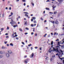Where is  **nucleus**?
Returning <instances> with one entry per match:
<instances>
[{
    "instance_id": "1",
    "label": "nucleus",
    "mask_w": 64,
    "mask_h": 64,
    "mask_svg": "<svg viewBox=\"0 0 64 64\" xmlns=\"http://www.w3.org/2000/svg\"><path fill=\"white\" fill-rule=\"evenodd\" d=\"M53 49L54 50V51H55L56 52H58V53H60V52L58 50V48H55L54 47L53 48Z\"/></svg>"
},
{
    "instance_id": "2",
    "label": "nucleus",
    "mask_w": 64,
    "mask_h": 64,
    "mask_svg": "<svg viewBox=\"0 0 64 64\" xmlns=\"http://www.w3.org/2000/svg\"><path fill=\"white\" fill-rule=\"evenodd\" d=\"M11 21L12 22H10V24H14V23H16L15 22L13 21L12 19H11Z\"/></svg>"
},
{
    "instance_id": "3",
    "label": "nucleus",
    "mask_w": 64,
    "mask_h": 64,
    "mask_svg": "<svg viewBox=\"0 0 64 64\" xmlns=\"http://www.w3.org/2000/svg\"><path fill=\"white\" fill-rule=\"evenodd\" d=\"M6 56L7 57H9V54L7 53H6Z\"/></svg>"
},
{
    "instance_id": "4",
    "label": "nucleus",
    "mask_w": 64,
    "mask_h": 64,
    "mask_svg": "<svg viewBox=\"0 0 64 64\" xmlns=\"http://www.w3.org/2000/svg\"><path fill=\"white\" fill-rule=\"evenodd\" d=\"M28 60L26 59L25 60V61H24L25 63L26 64H27V63L28 62H27L28 61Z\"/></svg>"
},
{
    "instance_id": "5",
    "label": "nucleus",
    "mask_w": 64,
    "mask_h": 64,
    "mask_svg": "<svg viewBox=\"0 0 64 64\" xmlns=\"http://www.w3.org/2000/svg\"><path fill=\"white\" fill-rule=\"evenodd\" d=\"M55 23L56 24H58V21L57 20H56Z\"/></svg>"
},
{
    "instance_id": "6",
    "label": "nucleus",
    "mask_w": 64,
    "mask_h": 64,
    "mask_svg": "<svg viewBox=\"0 0 64 64\" xmlns=\"http://www.w3.org/2000/svg\"><path fill=\"white\" fill-rule=\"evenodd\" d=\"M8 52L9 54H11L12 53V52H11V50H9L8 51Z\"/></svg>"
},
{
    "instance_id": "7",
    "label": "nucleus",
    "mask_w": 64,
    "mask_h": 64,
    "mask_svg": "<svg viewBox=\"0 0 64 64\" xmlns=\"http://www.w3.org/2000/svg\"><path fill=\"white\" fill-rule=\"evenodd\" d=\"M33 56H34V53H32L31 56H30V57H33Z\"/></svg>"
},
{
    "instance_id": "8",
    "label": "nucleus",
    "mask_w": 64,
    "mask_h": 64,
    "mask_svg": "<svg viewBox=\"0 0 64 64\" xmlns=\"http://www.w3.org/2000/svg\"><path fill=\"white\" fill-rule=\"evenodd\" d=\"M56 6H54V5H53L52 6V7L53 8H56Z\"/></svg>"
},
{
    "instance_id": "9",
    "label": "nucleus",
    "mask_w": 64,
    "mask_h": 64,
    "mask_svg": "<svg viewBox=\"0 0 64 64\" xmlns=\"http://www.w3.org/2000/svg\"><path fill=\"white\" fill-rule=\"evenodd\" d=\"M18 26V25L17 24L16 25H14L13 26V27L14 28H15L16 27H17Z\"/></svg>"
},
{
    "instance_id": "10",
    "label": "nucleus",
    "mask_w": 64,
    "mask_h": 64,
    "mask_svg": "<svg viewBox=\"0 0 64 64\" xmlns=\"http://www.w3.org/2000/svg\"><path fill=\"white\" fill-rule=\"evenodd\" d=\"M25 16H26V17H27L28 18H30V17L28 16V15H27V14H26Z\"/></svg>"
},
{
    "instance_id": "11",
    "label": "nucleus",
    "mask_w": 64,
    "mask_h": 64,
    "mask_svg": "<svg viewBox=\"0 0 64 64\" xmlns=\"http://www.w3.org/2000/svg\"><path fill=\"white\" fill-rule=\"evenodd\" d=\"M58 2H63V0H58Z\"/></svg>"
},
{
    "instance_id": "12",
    "label": "nucleus",
    "mask_w": 64,
    "mask_h": 64,
    "mask_svg": "<svg viewBox=\"0 0 64 64\" xmlns=\"http://www.w3.org/2000/svg\"><path fill=\"white\" fill-rule=\"evenodd\" d=\"M19 30L20 31H22H22H23L21 29V28H19Z\"/></svg>"
},
{
    "instance_id": "13",
    "label": "nucleus",
    "mask_w": 64,
    "mask_h": 64,
    "mask_svg": "<svg viewBox=\"0 0 64 64\" xmlns=\"http://www.w3.org/2000/svg\"><path fill=\"white\" fill-rule=\"evenodd\" d=\"M54 22H55L54 21H50V22L52 23V24H54Z\"/></svg>"
},
{
    "instance_id": "14",
    "label": "nucleus",
    "mask_w": 64,
    "mask_h": 64,
    "mask_svg": "<svg viewBox=\"0 0 64 64\" xmlns=\"http://www.w3.org/2000/svg\"><path fill=\"white\" fill-rule=\"evenodd\" d=\"M62 41H63V42L62 43V44H63L64 43V38H63Z\"/></svg>"
},
{
    "instance_id": "15",
    "label": "nucleus",
    "mask_w": 64,
    "mask_h": 64,
    "mask_svg": "<svg viewBox=\"0 0 64 64\" xmlns=\"http://www.w3.org/2000/svg\"><path fill=\"white\" fill-rule=\"evenodd\" d=\"M46 10H50V9L49 8H46Z\"/></svg>"
},
{
    "instance_id": "16",
    "label": "nucleus",
    "mask_w": 64,
    "mask_h": 64,
    "mask_svg": "<svg viewBox=\"0 0 64 64\" xmlns=\"http://www.w3.org/2000/svg\"><path fill=\"white\" fill-rule=\"evenodd\" d=\"M17 37V35L16 34L12 38H14V37Z\"/></svg>"
},
{
    "instance_id": "17",
    "label": "nucleus",
    "mask_w": 64,
    "mask_h": 64,
    "mask_svg": "<svg viewBox=\"0 0 64 64\" xmlns=\"http://www.w3.org/2000/svg\"><path fill=\"white\" fill-rule=\"evenodd\" d=\"M51 45H53V41H52L51 42Z\"/></svg>"
},
{
    "instance_id": "18",
    "label": "nucleus",
    "mask_w": 64,
    "mask_h": 64,
    "mask_svg": "<svg viewBox=\"0 0 64 64\" xmlns=\"http://www.w3.org/2000/svg\"><path fill=\"white\" fill-rule=\"evenodd\" d=\"M10 45L12 46H13V44L12 43H10Z\"/></svg>"
},
{
    "instance_id": "19",
    "label": "nucleus",
    "mask_w": 64,
    "mask_h": 64,
    "mask_svg": "<svg viewBox=\"0 0 64 64\" xmlns=\"http://www.w3.org/2000/svg\"><path fill=\"white\" fill-rule=\"evenodd\" d=\"M24 13H25V14H28V13L27 12H24Z\"/></svg>"
},
{
    "instance_id": "20",
    "label": "nucleus",
    "mask_w": 64,
    "mask_h": 64,
    "mask_svg": "<svg viewBox=\"0 0 64 64\" xmlns=\"http://www.w3.org/2000/svg\"><path fill=\"white\" fill-rule=\"evenodd\" d=\"M32 18L34 20H35V19H36V18H35V17H33V18Z\"/></svg>"
},
{
    "instance_id": "21",
    "label": "nucleus",
    "mask_w": 64,
    "mask_h": 64,
    "mask_svg": "<svg viewBox=\"0 0 64 64\" xmlns=\"http://www.w3.org/2000/svg\"><path fill=\"white\" fill-rule=\"evenodd\" d=\"M56 34H57V32H55L54 33V36H55V35Z\"/></svg>"
},
{
    "instance_id": "22",
    "label": "nucleus",
    "mask_w": 64,
    "mask_h": 64,
    "mask_svg": "<svg viewBox=\"0 0 64 64\" xmlns=\"http://www.w3.org/2000/svg\"><path fill=\"white\" fill-rule=\"evenodd\" d=\"M26 30H29V28H26Z\"/></svg>"
},
{
    "instance_id": "23",
    "label": "nucleus",
    "mask_w": 64,
    "mask_h": 64,
    "mask_svg": "<svg viewBox=\"0 0 64 64\" xmlns=\"http://www.w3.org/2000/svg\"><path fill=\"white\" fill-rule=\"evenodd\" d=\"M55 47H56V48H59V47H59V46H56Z\"/></svg>"
},
{
    "instance_id": "24",
    "label": "nucleus",
    "mask_w": 64,
    "mask_h": 64,
    "mask_svg": "<svg viewBox=\"0 0 64 64\" xmlns=\"http://www.w3.org/2000/svg\"><path fill=\"white\" fill-rule=\"evenodd\" d=\"M60 45V42H58V45Z\"/></svg>"
},
{
    "instance_id": "25",
    "label": "nucleus",
    "mask_w": 64,
    "mask_h": 64,
    "mask_svg": "<svg viewBox=\"0 0 64 64\" xmlns=\"http://www.w3.org/2000/svg\"><path fill=\"white\" fill-rule=\"evenodd\" d=\"M47 35V34H45V35L44 36V37H46V35Z\"/></svg>"
},
{
    "instance_id": "26",
    "label": "nucleus",
    "mask_w": 64,
    "mask_h": 64,
    "mask_svg": "<svg viewBox=\"0 0 64 64\" xmlns=\"http://www.w3.org/2000/svg\"><path fill=\"white\" fill-rule=\"evenodd\" d=\"M24 24H27V21L24 22Z\"/></svg>"
},
{
    "instance_id": "27",
    "label": "nucleus",
    "mask_w": 64,
    "mask_h": 64,
    "mask_svg": "<svg viewBox=\"0 0 64 64\" xmlns=\"http://www.w3.org/2000/svg\"><path fill=\"white\" fill-rule=\"evenodd\" d=\"M22 44H23L24 45H25V44L24 43V42H22Z\"/></svg>"
},
{
    "instance_id": "28",
    "label": "nucleus",
    "mask_w": 64,
    "mask_h": 64,
    "mask_svg": "<svg viewBox=\"0 0 64 64\" xmlns=\"http://www.w3.org/2000/svg\"><path fill=\"white\" fill-rule=\"evenodd\" d=\"M28 46H29V47H30V46H31V44H30L28 45Z\"/></svg>"
},
{
    "instance_id": "29",
    "label": "nucleus",
    "mask_w": 64,
    "mask_h": 64,
    "mask_svg": "<svg viewBox=\"0 0 64 64\" xmlns=\"http://www.w3.org/2000/svg\"><path fill=\"white\" fill-rule=\"evenodd\" d=\"M7 30H9V28L8 26L7 27Z\"/></svg>"
},
{
    "instance_id": "30",
    "label": "nucleus",
    "mask_w": 64,
    "mask_h": 64,
    "mask_svg": "<svg viewBox=\"0 0 64 64\" xmlns=\"http://www.w3.org/2000/svg\"><path fill=\"white\" fill-rule=\"evenodd\" d=\"M4 44H6L7 43V42H4Z\"/></svg>"
},
{
    "instance_id": "31",
    "label": "nucleus",
    "mask_w": 64,
    "mask_h": 64,
    "mask_svg": "<svg viewBox=\"0 0 64 64\" xmlns=\"http://www.w3.org/2000/svg\"><path fill=\"white\" fill-rule=\"evenodd\" d=\"M56 4H58V2H56Z\"/></svg>"
},
{
    "instance_id": "32",
    "label": "nucleus",
    "mask_w": 64,
    "mask_h": 64,
    "mask_svg": "<svg viewBox=\"0 0 64 64\" xmlns=\"http://www.w3.org/2000/svg\"><path fill=\"white\" fill-rule=\"evenodd\" d=\"M9 10H11V8L10 7L9 8Z\"/></svg>"
},
{
    "instance_id": "33",
    "label": "nucleus",
    "mask_w": 64,
    "mask_h": 64,
    "mask_svg": "<svg viewBox=\"0 0 64 64\" xmlns=\"http://www.w3.org/2000/svg\"><path fill=\"white\" fill-rule=\"evenodd\" d=\"M34 23H36V20H34Z\"/></svg>"
},
{
    "instance_id": "34",
    "label": "nucleus",
    "mask_w": 64,
    "mask_h": 64,
    "mask_svg": "<svg viewBox=\"0 0 64 64\" xmlns=\"http://www.w3.org/2000/svg\"><path fill=\"white\" fill-rule=\"evenodd\" d=\"M0 54H2V51H1L0 52Z\"/></svg>"
},
{
    "instance_id": "35",
    "label": "nucleus",
    "mask_w": 64,
    "mask_h": 64,
    "mask_svg": "<svg viewBox=\"0 0 64 64\" xmlns=\"http://www.w3.org/2000/svg\"><path fill=\"white\" fill-rule=\"evenodd\" d=\"M54 14H56V13H57V12H54Z\"/></svg>"
},
{
    "instance_id": "36",
    "label": "nucleus",
    "mask_w": 64,
    "mask_h": 64,
    "mask_svg": "<svg viewBox=\"0 0 64 64\" xmlns=\"http://www.w3.org/2000/svg\"><path fill=\"white\" fill-rule=\"evenodd\" d=\"M4 29V28H2L1 29V30L3 31V30Z\"/></svg>"
},
{
    "instance_id": "37",
    "label": "nucleus",
    "mask_w": 64,
    "mask_h": 64,
    "mask_svg": "<svg viewBox=\"0 0 64 64\" xmlns=\"http://www.w3.org/2000/svg\"><path fill=\"white\" fill-rule=\"evenodd\" d=\"M4 48H4V46H2V49H4Z\"/></svg>"
},
{
    "instance_id": "38",
    "label": "nucleus",
    "mask_w": 64,
    "mask_h": 64,
    "mask_svg": "<svg viewBox=\"0 0 64 64\" xmlns=\"http://www.w3.org/2000/svg\"><path fill=\"white\" fill-rule=\"evenodd\" d=\"M16 39H17V40H18V39H19V38H18V37H16Z\"/></svg>"
},
{
    "instance_id": "39",
    "label": "nucleus",
    "mask_w": 64,
    "mask_h": 64,
    "mask_svg": "<svg viewBox=\"0 0 64 64\" xmlns=\"http://www.w3.org/2000/svg\"><path fill=\"white\" fill-rule=\"evenodd\" d=\"M2 56H0V58H2Z\"/></svg>"
},
{
    "instance_id": "40",
    "label": "nucleus",
    "mask_w": 64,
    "mask_h": 64,
    "mask_svg": "<svg viewBox=\"0 0 64 64\" xmlns=\"http://www.w3.org/2000/svg\"><path fill=\"white\" fill-rule=\"evenodd\" d=\"M11 15L12 16V15H13V13L12 12H11Z\"/></svg>"
},
{
    "instance_id": "41",
    "label": "nucleus",
    "mask_w": 64,
    "mask_h": 64,
    "mask_svg": "<svg viewBox=\"0 0 64 64\" xmlns=\"http://www.w3.org/2000/svg\"><path fill=\"white\" fill-rule=\"evenodd\" d=\"M32 5L33 6H34V4L32 2Z\"/></svg>"
},
{
    "instance_id": "42",
    "label": "nucleus",
    "mask_w": 64,
    "mask_h": 64,
    "mask_svg": "<svg viewBox=\"0 0 64 64\" xmlns=\"http://www.w3.org/2000/svg\"><path fill=\"white\" fill-rule=\"evenodd\" d=\"M33 19L32 18L31 19V21H32V22H33Z\"/></svg>"
},
{
    "instance_id": "43",
    "label": "nucleus",
    "mask_w": 64,
    "mask_h": 64,
    "mask_svg": "<svg viewBox=\"0 0 64 64\" xmlns=\"http://www.w3.org/2000/svg\"><path fill=\"white\" fill-rule=\"evenodd\" d=\"M41 20H43V18H41Z\"/></svg>"
},
{
    "instance_id": "44",
    "label": "nucleus",
    "mask_w": 64,
    "mask_h": 64,
    "mask_svg": "<svg viewBox=\"0 0 64 64\" xmlns=\"http://www.w3.org/2000/svg\"><path fill=\"white\" fill-rule=\"evenodd\" d=\"M41 49H42V48H40V50H41Z\"/></svg>"
},
{
    "instance_id": "45",
    "label": "nucleus",
    "mask_w": 64,
    "mask_h": 64,
    "mask_svg": "<svg viewBox=\"0 0 64 64\" xmlns=\"http://www.w3.org/2000/svg\"><path fill=\"white\" fill-rule=\"evenodd\" d=\"M4 14H2V17H4Z\"/></svg>"
},
{
    "instance_id": "46",
    "label": "nucleus",
    "mask_w": 64,
    "mask_h": 64,
    "mask_svg": "<svg viewBox=\"0 0 64 64\" xmlns=\"http://www.w3.org/2000/svg\"><path fill=\"white\" fill-rule=\"evenodd\" d=\"M56 41H59V39H58L57 40H56Z\"/></svg>"
},
{
    "instance_id": "47",
    "label": "nucleus",
    "mask_w": 64,
    "mask_h": 64,
    "mask_svg": "<svg viewBox=\"0 0 64 64\" xmlns=\"http://www.w3.org/2000/svg\"><path fill=\"white\" fill-rule=\"evenodd\" d=\"M48 52H49L50 53H51V52L50 50V51L49 50H48Z\"/></svg>"
},
{
    "instance_id": "48",
    "label": "nucleus",
    "mask_w": 64,
    "mask_h": 64,
    "mask_svg": "<svg viewBox=\"0 0 64 64\" xmlns=\"http://www.w3.org/2000/svg\"><path fill=\"white\" fill-rule=\"evenodd\" d=\"M30 25L31 26H32V27H33V24H31Z\"/></svg>"
},
{
    "instance_id": "49",
    "label": "nucleus",
    "mask_w": 64,
    "mask_h": 64,
    "mask_svg": "<svg viewBox=\"0 0 64 64\" xmlns=\"http://www.w3.org/2000/svg\"><path fill=\"white\" fill-rule=\"evenodd\" d=\"M27 34H28V33H27V32H26L25 33V35H27Z\"/></svg>"
},
{
    "instance_id": "50",
    "label": "nucleus",
    "mask_w": 64,
    "mask_h": 64,
    "mask_svg": "<svg viewBox=\"0 0 64 64\" xmlns=\"http://www.w3.org/2000/svg\"><path fill=\"white\" fill-rule=\"evenodd\" d=\"M6 38H9V36H6Z\"/></svg>"
},
{
    "instance_id": "51",
    "label": "nucleus",
    "mask_w": 64,
    "mask_h": 64,
    "mask_svg": "<svg viewBox=\"0 0 64 64\" xmlns=\"http://www.w3.org/2000/svg\"><path fill=\"white\" fill-rule=\"evenodd\" d=\"M22 1L23 2H25V1H26L25 0H22Z\"/></svg>"
},
{
    "instance_id": "52",
    "label": "nucleus",
    "mask_w": 64,
    "mask_h": 64,
    "mask_svg": "<svg viewBox=\"0 0 64 64\" xmlns=\"http://www.w3.org/2000/svg\"><path fill=\"white\" fill-rule=\"evenodd\" d=\"M35 49H37V48H38V47L36 46L35 47Z\"/></svg>"
},
{
    "instance_id": "53",
    "label": "nucleus",
    "mask_w": 64,
    "mask_h": 64,
    "mask_svg": "<svg viewBox=\"0 0 64 64\" xmlns=\"http://www.w3.org/2000/svg\"><path fill=\"white\" fill-rule=\"evenodd\" d=\"M8 33H6L5 34L6 35H8Z\"/></svg>"
},
{
    "instance_id": "54",
    "label": "nucleus",
    "mask_w": 64,
    "mask_h": 64,
    "mask_svg": "<svg viewBox=\"0 0 64 64\" xmlns=\"http://www.w3.org/2000/svg\"><path fill=\"white\" fill-rule=\"evenodd\" d=\"M18 1H19V0H16V2H18Z\"/></svg>"
},
{
    "instance_id": "55",
    "label": "nucleus",
    "mask_w": 64,
    "mask_h": 64,
    "mask_svg": "<svg viewBox=\"0 0 64 64\" xmlns=\"http://www.w3.org/2000/svg\"><path fill=\"white\" fill-rule=\"evenodd\" d=\"M24 57L25 58H26L27 57V56H25Z\"/></svg>"
},
{
    "instance_id": "56",
    "label": "nucleus",
    "mask_w": 64,
    "mask_h": 64,
    "mask_svg": "<svg viewBox=\"0 0 64 64\" xmlns=\"http://www.w3.org/2000/svg\"><path fill=\"white\" fill-rule=\"evenodd\" d=\"M50 37V35L49 34L48 36V37Z\"/></svg>"
},
{
    "instance_id": "57",
    "label": "nucleus",
    "mask_w": 64,
    "mask_h": 64,
    "mask_svg": "<svg viewBox=\"0 0 64 64\" xmlns=\"http://www.w3.org/2000/svg\"><path fill=\"white\" fill-rule=\"evenodd\" d=\"M24 6H25V5H26V4H25V3H24Z\"/></svg>"
},
{
    "instance_id": "58",
    "label": "nucleus",
    "mask_w": 64,
    "mask_h": 64,
    "mask_svg": "<svg viewBox=\"0 0 64 64\" xmlns=\"http://www.w3.org/2000/svg\"><path fill=\"white\" fill-rule=\"evenodd\" d=\"M60 59H61V60H62V59L63 58H60V57H59Z\"/></svg>"
},
{
    "instance_id": "59",
    "label": "nucleus",
    "mask_w": 64,
    "mask_h": 64,
    "mask_svg": "<svg viewBox=\"0 0 64 64\" xmlns=\"http://www.w3.org/2000/svg\"><path fill=\"white\" fill-rule=\"evenodd\" d=\"M7 46H9V44H7Z\"/></svg>"
},
{
    "instance_id": "60",
    "label": "nucleus",
    "mask_w": 64,
    "mask_h": 64,
    "mask_svg": "<svg viewBox=\"0 0 64 64\" xmlns=\"http://www.w3.org/2000/svg\"><path fill=\"white\" fill-rule=\"evenodd\" d=\"M46 2H49V0H47L46 1Z\"/></svg>"
},
{
    "instance_id": "61",
    "label": "nucleus",
    "mask_w": 64,
    "mask_h": 64,
    "mask_svg": "<svg viewBox=\"0 0 64 64\" xmlns=\"http://www.w3.org/2000/svg\"><path fill=\"white\" fill-rule=\"evenodd\" d=\"M14 35H16V32H14Z\"/></svg>"
},
{
    "instance_id": "62",
    "label": "nucleus",
    "mask_w": 64,
    "mask_h": 64,
    "mask_svg": "<svg viewBox=\"0 0 64 64\" xmlns=\"http://www.w3.org/2000/svg\"><path fill=\"white\" fill-rule=\"evenodd\" d=\"M47 22V21H46V20H45L44 21V22Z\"/></svg>"
},
{
    "instance_id": "63",
    "label": "nucleus",
    "mask_w": 64,
    "mask_h": 64,
    "mask_svg": "<svg viewBox=\"0 0 64 64\" xmlns=\"http://www.w3.org/2000/svg\"><path fill=\"white\" fill-rule=\"evenodd\" d=\"M60 52H63V51L62 50H60Z\"/></svg>"
},
{
    "instance_id": "64",
    "label": "nucleus",
    "mask_w": 64,
    "mask_h": 64,
    "mask_svg": "<svg viewBox=\"0 0 64 64\" xmlns=\"http://www.w3.org/2000/svg\"><path fill=\"white\" fill-rule=\"evenodd\" d=\"M63 63L64 64V60H63Z\"/></svg>"
}]
</instances>
